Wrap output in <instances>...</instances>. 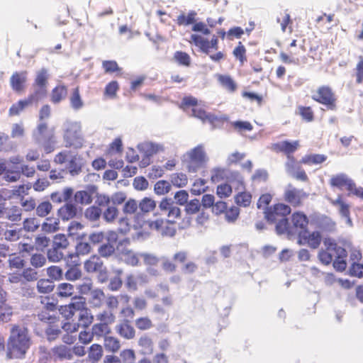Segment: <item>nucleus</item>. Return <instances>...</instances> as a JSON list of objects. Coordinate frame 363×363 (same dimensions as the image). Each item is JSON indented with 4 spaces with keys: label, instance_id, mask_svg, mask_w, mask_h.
<instances>
[{
    "label": "nucleus",
    "instance_id": "2f4dec72",
    "mask_svg": "<svg viewBox=\"0 0 363 363\" xmlns=\"http://www.w3.org/2000/svg\"><path fill=\"white\" fill-rule=\"evenodd\" d=\"M138 345L141 347L142 353L144 354H151L154 351V344L152 339L147 335L142 336L138 341Z\"/></svg>",
    "mask_w": 363,
    "mask_h": 363
},
{
    "label": "nucleus",
    "instance_id": "13d9d810",
    "mask_svg": "<svg viewBox=\"0 0 363 363\" xmlns=\"http://www.w3.org/2000/svg\"><path fill=\"white\" fill-rule=\"evenodd\" d=\"M187 177L185 174L177 173L174 174L171 177V182L174 186L177 187L184 186L187 184Z\"/></svg>",
    "mask_w": 363,
    "mask_h": 363
},
{
    "label": "nucleus",
    "instance_id": "37998d69",
    "mask_svg": "<svg viewBox=\"0 0 363 363\" xmlns=\"http://www.w3.org/2000/svg\"><path fill=\"white\" fill-rule=\"evenodd\" d=\"M108 237L106 236V234L104 232H94L89 235L88 240L91 245H101L104 243V241H106Z\"/></svg>",
    "mask_w": 363,
    "mask_h": 363
},
{
    "label": "nucleus",
    "instance_id": "4d7b16f0",
    "mask_svg": "<svg viewBox=\"0 0 363 363\" xmlns=\"http://www.w3.org/2000/svg\"><path fill=\"white\" fill-rule=\"evenodd\" d=\"M319 225L323 230L333 232L335 230L336 224L330 218L325 216L320 218Z\"/></svg>",
    "mask_w": 363,
    "mask_h": 363
},
{
    "label": "nucleus",
    "instance_id": "ddd939ff",
    "mask_svg": "<svg viewBox=\"0 0 363 363\" xmlns=\"http://www.w3.org/2000/svg\"><path fill=\"white\" fill-rule=\"evenodd\" d=\"M48 79V70L45 68H42L37 72L36 78L35 79V84L38 86V89L33 94L35 96L36 101L38 100L40 96H44L45 94V86Z\"/></svg>",
    "mask_w": 363,
    "mask_h": 363
},
{
    "label": "nucleus",
    "instance_id": "39448f33",
    "mask_svg": "<svg viewBox=\"0 0 363 363\" xmlns=\"http://www.w3.org/2000/svg\"><path fill=\"white\" fill-rule=\"evenodd\" d=\"M140 153L143 154V158L140 162L141 167H146L150 164L151 157L157 153L162 147L160 144L152 142H144L138 145Z\"/></svg>",
    "mask_w": 363,
    "mask_h": 363
},
{
    "label": "nucleus",
    "instance_id": "473e14b6",
    "mask_svg": "<svg viewBox=\"0 0 363 363\" xmlns=\"http://www.w3.org/2000/svg\"><path fill=\"white\" fill-rule=\"evenodd\" d=\"M74 293V286L69 283H61L57 287V294L62 298L72 296Z\"/></svg>",
    "mask_w": 363,
    "mask_h": 363
},
{
    "label": "nucleus",
    "instance_id": "69168bd1",
    "mask_svg": "<svg viewBox=\"0 0 363 363\" xmlns=\"http://www.w3.org/2000/svg\"><path fill=\"white\" fill-rule=\"evenodd\" d=\"M30 264L35 268H40L46 263V258L42 254L35 253L30 257Z\"/></svg>",
    "mask_w": 363,
    "mask_h": 363
},
{
    "label": "nucleus",
    "instance_id": "6e6d98bb",
    "mask_svg": "<svg viewBox=\"0 0 363 363\" xmlns=\"http://www.w3.org/2000/svg\"><path fill=\"white\" fill-rule=\"evenodd\" d=\"M69 245V242L65 235L64 234H57L55 235L53 238L52 245L57 248H60L61 250L67 248Z\"/></svg>",
    "mask_w": 363,
    "mask_h": 363
},
{
    "label": "nucleus",
    "instance_id": "a211bd4d",
    "mask_svg": "<svg viewBox=\"0 0 363 363\" xmlns=\"http://www.w3.org/2000/svg\"><path fill=\"white\" fill-rule=\"evenodd\" d=\"M96 191L95 186H91L89 191H77L74 195L75 203L88 205L92 202V194Z\"/></svg>",
    "mask_w": 363,
    "mask_h": 363
},
{
    "label": "nucleus",
    "instance_id": "6ab92c4d",
    "mask_svg": "<svg viewBox=\"0 0 363 363\" xmlns=\"http://www.w3.org/2000/svg\"><path fill=\"white\" fill-rule=\"evenodd\" d=\"M52 353L55 359L62 361L73 359L72 349L64 345L53 347Z\"/></svg>",
    "mask_w": 363,
    "mask_h": 363
},
{
    "label": "nucleus",
    "instance_id": "680f3d73",
    "mask_svg": "<svg viewBox=\"0 0 363 363\" xmlns=\"http://www.w3.org/2000/svg\"><path fill=\"white\" fill-rule=\"evenodd\" d=\"M140 258H142L146 265L154 266L159 262L158 257L152 253L139 252Z\"/></svg>",
    "mask_w": 363,
    "mask_h": 363
},
{
    "label": "nucleus",
    "instance_id": "052dcab7",
    "mask_svg": "<svg viewBox=\"0 0 363 363\" xmlns=\"http://www.w3.org/2000/svg\"><path fill=\"white\" fill-rule=\"evenodd\" d=\"M52 204L49 201H43L36 207V215L40 217L48 216L52 210Z\"/></svg>",
    "mask_w": 363,
    "mask_h": 363
},
{
    "label": "nucleus",
    "instance_id": "5701e85b",
    "mask_svg": "<svg viewBox=\"0 0 363 363\" xmlns=\"http://www.w3.org/2000/svg\"><path fill=\"white\" fill-rule=\"evenodd\" d=\"M74 194V190L71 187L63 189L62 192L55 191L50 194V199L53 203H61L69 201Z\"/></svg>",
    "mask_w": 363,
    "mask_h": 363
},
{
    "label": "nucleus",
    "instance_id": "f3484780",
    "mask_svg": "<svg viewBox=\"0 0 363 363\" xmlns=\"http://www.w3.org/2000/svg\"><path fill=\"white\" fill-rule=\"evenodd\" d=\"M291 222L293 224L291 226L293 233L301 230H307L308 219L304 213L301 212L294 213L292 215Z\"/></svg>",
    "mask_w": 363,
    "mask_h": 363
},
{
    "label": "nucleus",
    "instance_id": "5fc2aeb1",
    "mask_svg": "<svg viewBox=\"0 0 363 363\" xmlns=\"http://www.w3.org/2000/svg\"><path fill=\"white\" fill-rule=\"evenodd\" d=\"M174 60L179 65L182 66L189 67L191 63V60L189 55L182 51H177L174 55Z\"/></svg>",
    "mask_w": 363,
    "mask_h": 363
},
{
    "label": "nucleus",
    "instance_id": "2eb2a0df",
    "mask_svg": "<svg viewBox=\"0 0 363 363\" xmlns=\"http://www.w3.org/2000/svg\"><path fill=\"white\" fill-rule=\"evenodd\" d=\"M118 250L120 259L126 264L132 267H136L139 265V252H135L128 248H123L121 250L118 248Z\"/></svg>",
    "mask_w": 363,
    "mask_h": 363
},
{
    "label": "nucleus",
    "instance_id": "c85d7f7f",
    "mask_svg": "<svg viewBox=\"0 0 363 363\" xmlns=\"http://www.w3.org/2000/svg\"><path fill=\"white\" fill-rule=\"evenodd\" d=\"M92 247L89 242L79 240L75 246V253L70 254L69 257L72 259L74 257L84 256L91 252Z\"/></svg>",
    "mask_w": 363,
    "mask_h": 363
},
{
    "label": "nucleus",
    "instance_id": "338daca9",
    "mask_svg": "<svg viewBox=\"0 0 363 363\" xmlns=\"http://www.w3.org/2000/svg\"><path fill=\"white\" fill-rule=\"evenodd\" d=\"M251 194L247 192L238 194L235 197V202L239 206H248L251 203Z\"/></svg>",
    "mask_w": 363,
    "mask_h": 363
},
{
    "label": "nucleus",
    "instance_id": "dca6fc26",
    "mask_svg": "<svg viewBox=\"0 0 363 363\" xmlns=\"http://www.w3.org/2000/svg\"><path fill=\"white\" fill-rule=\"evenodd\" d=\"M330 203L333 206L338 207L340 216L345 218L346 223L348 225L352 226V221L350 218V205L342 201V195H338L335 200H330Z\"/></svg>",
    "mask_w": 363,
    "mask_h": 363
},
{
    "label": "nucleus",
    "instance_id": "aec40b11",
    "mask_svg": "<svg viewBox=\"0 0 363 363\" xmlns=\"http://www.w3.org/2000/svg\"><path fill=\"white\" fill-rule=\"evenodd\" d=\"M33 138L35 142L39 145L47 142L48 125L45 122H39L36 128L33 131Z\"/></svg>",
    "mask_w": 363,
    "mask_h": 363
},
{
    "label": "nucleus",
    "instance_id": "20e7f679",
    "mask_svg": "<svg viewBox=\"0 0 363 363\" xmlns=\"http://www.w3.org/2000/svg\"><path fill=\"white\" fill-rule=\"evenodd\" d=\"M323 244L328 251H334L335 259L333 261V267L338 272H343L347 267L346 257L347 252L346 250L337 245L335 240L331 238H326L323 240Z\"/></svg>",
    "mask_w": 363,
    "mask_h": 363
},
{
    "label": "nucleus",
    "instance_id": "4c0bfd02",
    "mask_svg": "<svg viewBox=\"0 0 363 363\" xmlns=\"http://www.w3.org/2000/svg\"><path fill=\"white\" fill-rule=\"evenodd\" d=\"M100 323L110 326L115 321V315L111 311H104L96 315Z\"/></svg>",
    "mask_w": 363,
    "mask_h": 363
},
{
    "label": "nucleus",
    "instance_id": "864d4df0",
    "mask_svg": "<svg viewBox=\"0 0 363 363\" xmlns=\"http://www.w3.org/2000/svg\"><path fill=\"white\" fill-rule=\"evenodd\" d=\"M139 209L138 202L133 199H128L126 202H125L123 211L126 215H132L137 212Z\"/></svg>",
    "mask_w": 363,
    "mask_h": 363
},
{
    "label": "nucleus",
    "instance_id": "c756f323",
    "mask_svg": "<svg viewBox=\"0 0 363 363\" xmlns=\"http://www.w3.org/2000/svg\"><path fill=\"white\" fill-rule=\"evenodd\" d=\"M276 223V231L279 235L287 233L289 235L293 234L291 226L286 217L279 218Z\"/></svg>",
    "mask_w": 363,
    "mask_h": 363
},
{
    "label": "nucleus",
    "instance_id": "a18cd8bd",
    "mask_svg": "<svg viewBox=\"0 0 363 363\" xmlns=\"http://www.w3.org/2000/svg\"><path fill=\"white\" fill-rule=\"evenodd\" d=\"M321 242V235L318 231H313L311 233L308 232L307 234V244L313 249H316L319 247Z\"/></svg>",
    "mask_w": 363,
    "mask_h": 363
},
{
    "label": "nucleus",
    "instance_id": "7ed1b4c3",
    "mask_svg": "<svg viewBox=\"0 0 363 363\" xmlns=\"http://www.w3.org/2000/svg\"><path fill=\"white\" fill-rule=\"evenodd\" d=\"M182 161L189 172L196 173L208 161L203 145H199L183 155Z\"/></svg>",
    "mask_w": 363,
    "mask_h": 363
},
{
    "label": "nucleus",
    "instance_id": "9d476101",
    "mask_svg": "<svg viewBox=\"0 0 363 363\" xmlns=\"http://www.w3.org/2000/svg\"><path fill=\"white\" fill-rule=\"evenodd\" d=\"M306 194L303 189H298L289 184L284 192L285 200L294 206H298L301 203L303 198L306 197Z\"/></svg>",
    "mask_w": 363,
    "mask_h": 363
},
{
    "label": "nucleus",
    "instance_id": "3c124183",
    "mask_svg": "<svg viewBox=\"0 0 363 363\" xmlns=\"http://www.w3.org/2000/svg\"><path fill=\"white\" fill-rule=\"evenodd\" d=\"M105 297L104 291L101 289H96L91 291L90 303L94 307H100L102 303V301Z\"/></svg>",
    "mask_w": 363,
    "mask_h": 363
},
{
    "label": "nucleus",
    "instance_id": "de8ad7c7",
    "mask_svg": "<svg viewBox=\"0 0 363 363\" xmlns=\"http://www.w3.org/2000/svg\"><path fill=\"white\" fill-rule=\"evenodd\" d=\"M47 255L49 261L52 262H58L64 257L62 250L54 246H52V247L48 250Z\"/></svg>",
    "mask_w": 363,
    "mask_h": 363
},
{
    "label": "nucleus",
    "instance_id": "7c9ffc66",
    "mask_svg": "<svg viewBox=\"0 0 363 363\" xmlns=\"http://www.w3.org/2000/svg\"><path fill=\"white\" fill-rule=\"evenodd\" d=\"M156 201L150 198L144 197L138 202L139 211L142 213H147L156 208Z\"/></svg>",
    "mask_w": 363,
    "mask_h": 363
},
{
    "label": "nucleus",
    "instance_id": "79ce46f5",
    "mask_svg": "<svg viewBox=\"0 0 363 363\" xmlns=\"http://www.w3.org/2000/svg\"><path fill=\"white\" fill-rule=\"evenodd\" d=\"M327 159V157L324 155H319V154H315V155H306L303 157L301 162L303 164H321L323 162H325Z\"/></svg>",
    "mask_w": 363,
    "mask_h": 363
},
{
    "label": "nucleus",
    "instance_id": "bf43d9fd",
    "mask_svg": "<svg viewBox=\"0 0 363 363\" xmlns=\"http://www.w3.org/2000/svg\"><path fill=\"white\" fill-rule=\"evenodd\" d=\"M244 34L245 32L242 28L238 26L233 27L227 32V40L232 41L235 39H241Z\"/></svg>",
    "mask_w": 363,
    "mask_h": 363
},
{
    "label": "nucleus",
    "instance_id": "393cba45",
    "mask_svg": "<svg viewBox=\"0 0 363 363\" xmlns=\"http://www.w3.org/2000/svg\"><path fill=\"white\" fill-rule=\"evenodd\" d=\"M353 180L347 177V174L340 173L337 175L333 176L330 180V184L332 186L337 187L340 189H342L344 186L347 187V189H350V184L353 183Z\"/></svg>",
    "mask_w": 363,
    "mask_h": 363
},
{
    "label": "nucleus",
    "instance_id": "09e8293b",
    "mask_svg": "<svg viewBox=\"0 0 363 363\" xmlns=\"http://www.w3.org/2000/svg\"><path fill=\"white\" fill-rule=\"evenodd\" d=\"M102 215L101 210L95 206H92L86 209L84 216L91 221H96Z\"/></svg>",
    "mask_w": 363,
    "mask_h": 363
},
{
    "label": "nucleus",
    "instance_id": "423d86ee",
    "mask_svg": "<svg viewBox=\"0 0 363 363\" xmlns=\"http://www.w3.org/2000/svg\"><path fill=\"white\" fill-rule=\"evenodd\" d=\"M84 267L88 273H98L102 281L107 278V269L102 259L96 255L91 256L89 259L85 261Z\"/></svg>",
    "mask_w": 363,
    "mask_h": 363
},
{
    "label": "nucleus",
    "instance_id": "72a5a7b5",
    "mask_svg": "<svg viewBox=\"0 0 363 363\" xmlns=\"http://www.w3.org/2000/svg\"><path fill=\"white\" fill-rule=\"evenodd\" d=\"M218 80L221 86L230 92H234L237 89V84L228 75L219 74Z\"/></svg>",
    "mask_w": 363,
    "mask_h": 363
},
{
    "label": "nucleus",
    "instance_id": "b1692460",
    "mask_svg": "<svg viewBox=\"0 0 363 363\" xmlns=\"http://www.w3.org/2000/svg\"><path fill=\"white\" fill-rule=\"evenodd\" d=\"M76 317L78 320L77 326H82L84 328H88L94 320V315L91 314L90 309L86 307L77 313Z\"/></svg>",
    "mask_w": 363,
    "mask_h": 363
},
{
    "label": "nucleus",
    "instance_id": "4468645a",
    "mask_svg": "<svg viewBox=\"0 0 363 363\" xmlns=\"http://www.w3.org/2000/svg\"><path fill=\"white\" fill-rule=\"evenodd\" d=\"M78 214L77 206L71 199L62 206L57 211V216L62 220H69L75 218Z\"/></svg>",
    "mask_w": 363,
    "mask_h": 363
},
{
    "label": "nucleus",
    "instance_id": "cd10ccee",
    "mask_svg": "<svg viewBox=\"0 0 363 363\" xmlns=\"http://www.w3.org/2000/svg\"><path fill=\"white\" fill-rule=\"evenodd\" d=\"M102 346L99 344H93L88 350L87 360L91 363H97L103 356Z\"/></svg>",
    "mask_w": 363,
    "mask_h": 363
},
{
    "label": "nucleus",
    "instance_id": "f8f14e48",
    "mask_svg": "<svg viewBox=\"0 0 363 363\" xmlns=\"http://www.w3.org/2000/svg\"><path fill=\"white\" fill-rule=\"evenodd\" d=\"M28 72L26 71L15 72L10 78V86L16 93H21L25 89Z\"/></svg>",
    "mask_w": 363,
    "mask_h": 363
},
{
    "label": "nucleus",
    "instance_id": "4be33fe9",
    "mask_svg": "<svg viewBox=\"0 0 363 363\" xmlns=\"http://www.w3.org/2000/svg\"><path fill=\"white\" fill-rule=\"evenodd\" d=\"M34 101H36L34 95H30L28 99L20 100L17 103L13 104L9 108V114L11 116H18L23 111L27 106L30 105Z\"/></svg>",
    "mask_w": 363,
    "mask_h": 363
},
{
    "label": "nucleus",
    "instance_id": "0eeeda50",
    "mask_svg": "<svg viewBox=\"0 0 363 363\" xmlns=\"http://www.w3.org/2000/svg\"><path fill=\"white\" fill-rule=\"evenodd\" d=\"M313 99L325 105L329 109L334 110L335 108V95L329 86L320 87L316 93L313 95Z\"/></svg>",
    "mask_w": 363,
    "mask_h": 363
},
{
    "label": "nucleus",
    "instance_id": "f704fd0d",
    "mask_svg": "<svg viewBox=\"0 0 363 363\" xmlns=\"http://www.w3.org/2000/svg\"><path fill=\"white\" fill-rule=\"evenodd\" d=\"M70 106L74 111H79L84 106V102L80 96L78 88H75L70 96Z\"/></svg>",
    "mask_w": 363,
    "mask_h": 363
},
{
    "label": "nucleus",
    "instance_id": "49530a36",
    "mask_svg": "<svg viewBox=\"0 0 363 363\" xmlns=\"http://www.w3.org/2000/svg\"><path fill=\"white\" fill-rule=\"evenodd\" d=\"M196 13L191 11L187 15L182 13L177 16V24L178 26H189L195 21Z\"/></svg>",
    "mask_w": 363,
    "mask_h": 363
},
{
    "label": "nucleus",
    "instance_id": "58836bf2",
    "mask_svg": "<svg viewBox=\"0 0 363 363\" xmlns=\"http://www.w3.org/2000/svg\"><path fill=\"white\" fill-rule=\"evenodd\" d=\"M66 306L72 311L75 314H77V313L81 311V310L86 308L84 298L81 296H74L72 299L70 303Z\"/></svg>",
    "mask_w": 363,
    "mask_h": 363
},
{
    "label": "nucleus",
    "instance_id": "9b49d317",
    "mask_svg": "<svg viewBox=\"0 0 363 363\" xmlns=\"http://www.w3.org/2000/svg\"><path fill=\"white\" fill-rule=\"evenodd\" d=\"M117 234L115 232H110L108 238L106 240V242H104L99 245L97 250L98 256L100 258L108 259L112 257L116 252V249L113 244L111 243V241L114 242L117 239Z\"/></svg>",
    "mask_w": 363,
    "mask_h": 363
},
{
    "label": "nucleus",
    "instance_id": "c03bdc74",
    "mask_svg": "<svg viewBox=\"0 0 363 363\" xmlns=\"http://www.w3.org/2000/svg\"><path fill=\"white\" fill-rule=\"evenodd\" d=\"M171 184L165 180H160L155 184L154 191L157 195H164L171 190Z\"/></svg>",
    "mask_w": 363,
    "mask_h": 363
},
{
    "label": "nucleus",
    "instance_id": "e433bc0d",
    "mask_svg": "<svg viewBox=\"0 0 363 363\" xmlns=\"http://www.w3.org/2000/svg\"><path fill=\"white\" fill-rule=\"evenodd\" d=\"M82 272L77 265L69 267L65 273V277L67 280L74 281L81 279Z\"/></svg>",
    "mask_w": 363,
    "mask_h": 363
},
{
    "label": "nucleus",
    "instance_id": "e2e57ef3",
    "mask_svg": "<svg viewBox=\"0 0 363 363\" xmlns=\"http://www.w3.org/2000/svg\"><path fill=\"white\" fill-rule=\"evenodd\" d=\"M201 208V203L199 199H194L186 203L185 211L187 214H195Z\"/></svg>",
    "mask_w": 363,
    "mask_h": 363
},
{
    "label": "nucleus",
    "instance_id": "412c9836",
    "mask_svg": "<svg viewBox=\"0 0 363 363\" xmlns=\"http://www.w3.org/2000/svg\"><path fill=\"white\" fill-rule=\"evenodd\" d=\"M117 333L125 339H132L135 336V329L130 325L129 320H124L116 327Z\"/></svg>",
    "mask_w": 363,
    "mask_h": 363
},
{
    "label": "nucleus",
    "instance_id": "c9c22d12",
    "mask_svg": "<svg viewBox=\"0 0 363 363\" xmlns=\"http://www.w3.org/2000/svg\"><path fill=\"white\" fill-rule=\"evenodd\" d=\"M174 223V220L157 218L155 220H148L147 225L150 229L161 233L165 224Z\"/></svg>",
    "mask_w": 363,
    "mask_h": 363
},
{
    "label": "nucleus",
    "instance_id": "774afa93",
    "mask_svg": "<svg viewBox=\"0 0 363 363\" xmlns=\"http://www.w3.org/2000/svg\"><path fill=\"white\" fill-rule=\"evenodd\" d=\"M120 358L123 363H133L135 359V352L133 350H123L120 353Z\"/></svg>",
    "mask_w": 363,
    "mask_h": 363
},
{
    "label": "nucleus",
    "instance_id": "a19ab883",
    "mask_svg": "<svg viewBox=\"0 0 363 363\" xmlns=\"http://www.w3.org/2000/svg\"><path fill=\"white\" fill-rule=\"evenodd\" d=\"M55 285L50 279H42L37 283V289L40 293L48 294L53 291Z\"/></svg>",
    "mask_w": 363,
    "mask_h": 363
},
{
    "label": "nucleus",
    "instance_id": "1a4fd4ad",
    "mask_svg": "<svg viewBox=\"0 0 363 363\" xmlns=\"http://www.w3.org/2000/svg\"><path fill=\"white\" fill-rule=\"evenodd\" d=\"M159 209L162 214L166 215L168 218L174 220L180 216L181 210L174 205L171 198H163L159 203Z\"/></svg>",
    "mask_w": 363,
    "mask_h": 363
},
{
    "label": "nucleus",
    "instance_id": "ea45409f",
    "mask_svg": "<svg viewBox=\"0 0 363 363\" xmlns=\"http://www.w3.org/2000/svg\"><path fill=\"white\" fill-rule=\"evenodd\" d=\"M104 340V347L107 351H109L111 352H116L121 347L120 342L116 337L107 336V337H105Z\"/></svg>",
    "mask_w": 363,
    "mask_h": 363
},
{
    "label": "nucleus",
    "instance_id": "6e6552de",
    "mask_svg": "<svg viewBox=\"0 0 363 363\" xmlns=\"http://www.w3.org/2000/svg\"><path fill=\"white\" fill-rule=\"evenodd\" d=\"M290 213V206L284 203L276 204L272 208H267L264 211L265 218L269 223L276 222L279 218L286 217Z\"/></svg>",
    "mask_w": 363,
    "mask_h": 363
},
{
    "label": "nucleus",
    "instance_id": "a878e982",
    "mask_svg": "<svg viewBox=\"0 0 363 363\" xmlns=\"http://www.w3.org/2000/svg\"><path fill=\"white\" fill-rule=\"evenodd\" d=\"M82 160L81 157L77 154L70 155L67 167L72 175H77L81 172Z\"/></svg>",
    "mask_w": 363,
    "mask_h": 363
},
{
    "label": "nucleus",
    "instance_id": "f03ea898",
    "mask_svg": "<svg viewBox=\"0 0 363 363\" xmlns=\"http://www.w3.org/2000/svg\"><path fill=\"white\" fill-rule=\"evenodd\" d=\"M62 130L65 147L74 149L82 147L84 139L80 122L67 120L62 124Z\"/></svg>",
    "mask_w": 363,
    "mask_h": 363
},
{
    "label": "nucleus",
    "instance_id": "bb28decb",
    "mask_svg": "<svg viewBox=\"0 0 363 363\" xmlns=\"http://www.w3.org/2000/svg\"><path fill=\"white\" fill-rule=\"evenodd\" d=\"M91 332L96 340L105 338L111 333V328L100 323H95L91 327Z\"/></svg>",
    "mask_w": 363,
    "mask_h": 363
},
{
    "label": "nucleus",
    "instance_id": "603ef678",
    "mask_svg": "<svg viewBox=\"0 0 363 363\" xmlns=\"http://www.w3.org/2000/svg\"><path fill=\"white\" fill-rule=\"evenodd\" d=\"M118 211L116 207L109 206L102 213L103 218L107 223H112L118 216Z\"/></svg>",
    "mask_w": 363,
    "mask_h": 363
},
{
    "label": "nucleus",
    "instance_id": "f257e3e1",
    "mask_svg": "<svg viewBox=\"0 0 363 363\" xmlns=\"http://www.w3.org/2000/svg\"><path fill=\"white\" fill-rule=\"evenodd\" d=\"M30 345L28 329L24 325H14L11 329L7 348L10 358H21Z\"/></svg>",
    "mask_w": 363,
    "mask_h": 363
},
{
    "label": "nucleus",
    "instance_id": "8fccbe9b",
    "mask_svg": "<svg viewBox=\"0 0 363 363\" xmlns=\"http://www.w3.org/2000/svg\"><path fill=\"white\" fill-rule=\"evenodd\" d=\"M67 94V89L65 86H58L55 87L52 92V101L57 104L65 97Z\"/></svg>",
    "mask_w": 363,
    "mask_h": 363
},
{
    "label": "nucleus",
    "instance_id": "0e129e2a",
    "mask_svg": "<svg viewBox=\"0 0 363 363\" xmlns=\"http://www.w3.org/2000/svg\"><path fill=\"white\" fill-rule=\"evenodd\" d=\"M21 209L14 206L10 209L6 208L4 218L16 222L21 220Z\"/></svg>",
    "mask_w": 363,
    "mask_h": 363
}]
</instances>
